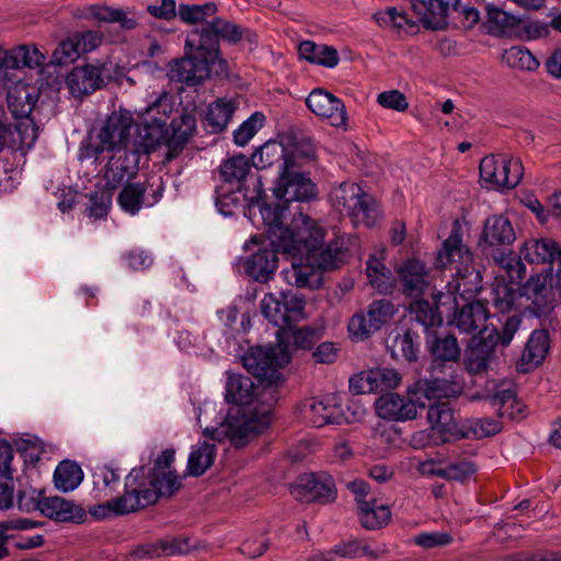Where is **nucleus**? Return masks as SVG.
Segmentation results:
<instances>
[{
    "instance_id": "1",
    "label": "nucleus",
    "mask_w": 561,
    "mask_h": 561,
    "mask_svg": "<svg viewBox=\"0 0 561 561\" xmlns=\"http://www.w3.org/2000/svg\"><path fill=\"white\" fill-rule=\"evenodd\" d=\"M261 218L272 247L298 257L280 275L290 285L314 287L321 280V271L337 268L344 263L347 248L343 237L324 242L325 229L314 219L299 213L290 226H283L285 209L261 206Z\"/></svg>"
},
{
    "instance_id": "2",
    "label": "nucleus",
    "mask_w": 561,
    "mask_h": 561,
    "mask_svg": "<svg viewBox=\"0 0 561 561\" xmlns=\"http://www.w3.org/2000/svg\"><path fill=\"white\" fill-rule=\"evenodd\" d=\"M225 398L234 407L220 426L206 427L204 435L218 442L228 438L236 448H242L270 426L277 391L261 382L255 386L245 375L227 373Z\"/></svg>"
},
{
    "instance_id": "3",
    "label": "nucleus",
    "mask_w": 561,
    "mask_h": 561,
    "mask_svg": "<svg viewBox=\"0 0 561 561\" xmlns=\"http://www.w3.org/2000/svg\"><path fill=\"white\" fill-rule=\"evenodd\" d=\"M460 391L461 385L453 375L449 379L442 377L424 378L416 380L408 388V399L394 392H387L376 400L375 408L378 416L383 420H413L417 415V408H426V400L454 397Z\"/></svg>"
},
{
    "instance_id": "4",
    "label": "nucleus",
    "mask_w": 561,
    "mask_h": 561,
    "mask_svg": "<svg viewBox=\"0 0 561 561\" xmlns=\"http://www.w3.org/2000/svg\"><path fill=\"white\" fill-rule=\"evenodd\" d=\"M208 31H190L185 39V56L170 64L169 78L171 81L195 85L210 76L215 62L226 64L220 58L215 33Z\"/></svg>"
},
{
    "instance_id": "5",
    "label": "nucleus",
    "mask_w": 561,
    "mask_h": 561,
    "mask_svg": "<svg viewBox=\"0 0 561 561\" xmlns=\"http://www.w3.org/2000/svg\"><path fill=\"white\" fill-rule=\"evenodd\" d=\"M217 5L214 2H206L204 4H181L179 8V15L181 20L188 24H198L199 26L192 31H208L215 33L217 48L220 49V41L229 44H238L242 39H248L250 43L256 41V35L249 28L230 22L226 19L216 16Z\"/></svg>"
},
{
    "instance_id": "6",
    "label": "nucleus",
    "mask_w": 561,
    "mask_h": 561,
    "mask_svg": "<svg viewBox=\"0 0 561 561\" xmlns=\"http://www.w3.org/2000/svg\"><path fill=\"white\" fill-rule=\"evenodd\" d=\"M290 362V351L283 335L276 336L275 345L250 347L242 356V365L259 382L277 387L283 382L280 369Z\"/></svg>"
},
{
    "instance_id": "7",
    "label": "nucleus",
    "mask_w": 561,
    "mask_h": 561,
    "mask_svg": "<svg viewBox=\"0 0 561 561\" xmlns=\"http://www.w3.org/2000/svg\"><path fill=\"white\" fill-rule=\"evenodd\" d=\"M330 198L342 215L351 218L354 226L373 227L380 218V211L374 198L356 183L343 182L331 191Z\"/></svg>"
},
{
    "instance_id": "8",
    "label": "nucleus",
    "mask_w": 561,
    "mask_h": 561,
    "mask_svg": "<svg viewBox=\"0 0 561 561\" xmlns=\"http://www.w3.org/2000/svg\"><path fill=\"white\" fill-rule=\"evenodd\" d=\"M172 112V96L163 92L139 113L140 122L134 138L144 144L142 148L154 151L164 142L168 135V121Z\"/></svg>"
},
{
    "instance_id": "9",
    "label": "nucleus",
    "mask_w": 561,
    "mask_h": 561,
    "mask_svg": "<svg viewBox=\"0 0 561 561\" xmlns=\"http://www.w3.org/2000/svg\"><path fill=\"white\" fill-rule=\"evenodd\" d=\"M435 266L443 271L448 270L453 278L460 280L471 276L479 278V273L473 267V255L462 241V227L458 220L453 222L448 238L437 252Z\"/></svg>"
},
{
    "instance_id": "10",
    "label": "nucleus",
    "mask_w": 561,
    "mask_h": 561,
    "mask_svg": "<svg viewBox=\"0 0 561 561\" xmlns=\"http://www.w3.org/2000/svg\"><path fill=\"white\" fill-rule=\"evenodd\" d=\"M250 169L248 158L243 154H236L224 160L218 172L224 183L236 187L239 192L244 191L243 196L249 202L250 211L257 207L261 213V206L268 205L263 201L264 188L261 179L251 176L248 180Z\"/></svg>"
},
{
    "instance_id": "11",
    "label": "nucleus",
    "mask_w": 561,
    "mask_h": 561,
    "mask_svg": "<svg viewBox=\"0 0 561 561\" xmlns=\"http://www.w3.org/2000/svg\"><path fill=\"white\" fill-rule=\"evenodd\" d=\"M305 299L293 290L275 295L268 293L261 300L262 314L278 328L276 336L286 335V329L305 319Z\"/></svg>"
},
{
    "instance_id": "12",
    "label": "nucleus",
    "mask_w": 561,
    "mask_h": 561,
    "mask_svg": "<svg viewBox=\"0 0 561 561\" xmlns=\"http://www.w3.org/2000/svg\"><path fill=\"white\" fill-rule=\"evenodd\" d=\"M398 309L386 298L373 300L365 309L355 312L347 322L348 337L354 342H364L388 325Z\"/></svg>"
},
{
    "instance_id": "13",
    "label": "nucleus",
    "mask_w": 561,
    "mask_h": 561,
    "mask_svg": "<svg viewBox=\"0 0 561 561\" xmlns=\"http://www.w3.org/2000/svg\"><path fill=\"white\" fill-rule=\"evenodd\" d=\"M275 197L282 203L271 204L272 207L285 209V218L283 226H288V206L290 202H310L318 195L316 183L308 174L301 172L300 169L279 167L278 179L273 190ZM270 205L268 203H266Z\"/></svg>"
},
{
    "instance_id": "14",
    "label": "nucleus",
    "mask_w": 561,
    "mask_h": 561,
    "mask_svg": "<svg viewBox=\"0 0 561 561\" xmlns=\"http://www.w3.org/2000/svg\"><path fill=\"white\" fill-rule=\"evenodd\" d=\"M163 495L145 479V468H134L125 479L124 494L111 500L114 515H125L154 504Z\"/></svg>"
},
{
    "instance_id": "15",
    "label": "nucleus",
    "mask_w": 561,
    "mask_h": 561,
    "mask_svg": "<svg viewBox=\"0 0 561 561\" xmlns=\"http://www.w3.org/2000/svg\"><path fill=\"white\" fill-rule=\"evenodd\" d=\"M427 420L431 423V428L428 432L421 431L413 435L414 447H424L431 443H446L451 437L457 439L468 437V433L458 430L454 410L448 402L430 404Z\"/></svg>"
},
{
    "instance_id": "16",
    "label": "nucleus",
    "mask_w": 561,
    "mask_h": 561,
    "mask_svg": "<svg viewBox=\"0 0 561 561\" xmlns=\"http://www.w3.org/2000/svg\"><path fill=\"white\" fill-rule=\"evenodd\" d=\"M479 169L481 181L497 188L516 187L524 174L520 160L506 153L484 157Z\"/></svg>"
},
{
    "instance_id": "17",
    "label": "nucleus",
    "mask_w": 561,
    "mask_h": 561,
    "mask_svg": "<svg viewBox=\"0 0 561 561\" xmlns=\"http://www.w3.org/2000/svg\"><path fill=\"white\" fill-rule=\"evenodd\" d=\"M141 142L133 138L131 149H116L110 157L104 171L106 185L112 190L119 187L138 171L140 158L148 157L152 150L142 148Z\"/></svg>"
},
{
    "instance_id": "18",
    "label": "nucleus",
    "mask_w": 561,
    "mask_h": 561,
    "mask_svg": "<svg viewBox=\"0 0 561 561\" xmlns=\"http://www.w3.org/2000/svg\"><path fill=\"white\" fill-rule=\"evenodd\" d=\"M519 299H524L525 302L518 301V307L537 317L548 314L557 301L553 289L547 285V276L540 274L533 275L522 286Z\"/></svg>"
},
{
    "instance_id": "19",
    "label": "nucleus",
    "mask_w": 561,
    "mask_h": 561,
    "mask_svg": "<svg viewBox=\"0 0 561 561\" xmlns=\"http://www.w3.org/2000/svg\"><path fill=\"white\" fill-rule=\"evenodd\" d=\"M291 495L300 502L329 503L335 500L334 481L325 474L306 473L290 488Z\"/></svg>"
},
{
    "instance_id": "20",
    "label": "nucleus",
    "mask_w": 561,
    "mask_h": 561,
    "mask_svg": "<svg viewBox=\"0 0 561 561\" xmlns=\"http://www.w3.org/2000/svg\"><path fill=\"white\" fill-rule=\"evenodd\" d=\"M308 108L319 117L327 119L336 128L346 129L347 112L343 101L324 89H313L306 100Z\"/></svg>"
},
{
    "instance_id": "21",
    "label": "nucleus",
    "mask_w": 561,
    "mask_h": 561,
    "mask_svg": "<svg viewBox=\"0 0 561 561\" xmlns=\"http://www.w3.org/2000/svg\"><path fill=\"white\" fill-rule=\"evenodd\" d=\"M496 328L482 331L480 336H473L465 353V367L471 375L486 371L493 358L496 346Z\"/></svg>"
},
{
    "instance_id": "22",
    "label": "nucleus",
    "mask_w": 561,
    "mask_h": 561,
    "mask_svg": "<svg viewBox=\"0 0 561 561\" xmlns=\"http://www.w3.org/2000/svg\"><path fill=\"white\" fill-rule=\"evenodd\" d=\"M173 449H164L156 459L153 468L145 479L163 496H172L182 485L180 477L171 465L174 461Z\"/></svg>"
},
{
    "instance_id": "23",
    "label": "nucleus",
    "mask_w": 561,
    "mask_h": 561,
    "mask_svg": "<svg viewBox=\"0 0 561 561\" xmlns=\"http://www.w3.org/2000/svg\"><path fill=\"white\" fill-rule=\"evenodd\" d=\"M401 291L409 298H420L430 287V273L425 264L416 259H409L398 268Z\"/></svg>"
},
{
    "instance_id": "24",
    "label": "nucleus",
    "mask_w": 561,
    "mask_h": 561,
    "mask_svg": "<svg viewBox=\"0 0 561 561\" xmlns=\"http://www.w3.org/2000/svg\"><path fill=\"white\" fill-rule=\"evenodd\" d=\"M133 126V114L129 111L122 110L108 115L99 133L113 146L114 151L116 149H131L130 131Z\"/></svg>"
},
{
    "instance_id": "25",
    "label": "nucleus",
    "mask_w": 561,
    "mask_h": 561,
    "mask_svg": "<svg viewBox=\"0 0 561 561\" xmlns=\"http://www.w3.org/2000/svg\"><path fill=\"white\" fill-rule=\"evenodd\" d=\"M460 0H412V8L420 16V22L430 30H442L447 25V18L457 10Z\"/></svg>"
},
{
    "instance_id": "26",
    "label": "nucleus",
    "mask_w": 561,
    "mask_h": 561,
    "mask_svg": "<svg viewBox=\"0 0 561 561\" xmlns=\"http://www.w3.org/2000/svg\"><path fill=\"white\" fill-rule=\"evenodd\" d=\"M104 66L84 65L75 67L66 77V84L71 95L82 98L104 85Z\"/></svg>"
},
{
    "instance_id": "27",
    "label": "nucleus",
    "mask_w": 561,
    "mask_h": 561,
    "mask_svg": "<svg viewBox=\"0 0 561 561\" xmlns=\"http://www.w3.org/2000/svg\"><path fill=\"white\" fill-rule=\"evenodd\" d=\"M80 18L94 20L100 23H117L123 30L130 31L137 27L138 16L129 8H114L105 4H91L81 10Z\"/></svg>"
},
{
    "instance_id": "28",
    "label": "nucleus",
    "mask_w": 561,
    "mask_h": 561,
    "mask_svg": "<svg viewBox=\"0 0 561 561\" xmlns=\"http://www.w3.org/2000/svg\"><path fill=\"white\" fill-rule=\"evenodd\" d=\"M489 317V310L483 302L472 301L466 304L455 312L451 323L461 333L469 334L477 332L476 336H480L482 331L491 330V328L486 325Z\"/></svg>"
},
{
    "instance_id": "29",
    "label": "nucleus",
    "mask_w": 561,
    "mask_h": 561,
    "mask_svg": "<svg viewBox=\"0 0 561 561\" xmlns=\"http://www.w3.org/2000/svg\"><path fill=\"white\" fill-rule=\"evenodd\" d=\"M485 400L495 409L500 417L510 420L522 416L524 404L517 400L514 385L501 382L494 386L485 396Z\"/></svg>"
},
{
    "instance_id": "30",
    "label": "nucleus",
    "mask_w": 561,
    "mask_h": 561,
    "mask_svg": "<svg viewBox=\"0 0 561 561\" xmlns=\"http://www.w3.org/2000/svg\"><path fill=\"white\" fill-rule=\"evenodd\" d=\"M515 230L503 215H493L485 219L479 245L484 250L500 245H510L514 242Z\"/></svg>"
},
{
    "instance_id": "31",
    "label": "nucleus",
    "mask_w": 561,
    "mask_h": 561,
    "mask_svg": "<svg viewBox=\"0 0 561 561\" xmlns=\"http://www.w3.org/2000/svg\"><path fill=\"white\" fill-rule=\"evenodd\" d=\"M147 190V182L126 183L118 193L117 204L125 213L134 216L138 214L144 206L150 207L158 203L162 196V188L158 187L149 201L146 197Z\"/></svg>"
},
{
    "instance_id": "32",
    "label": "nucleus",
    "mask_w": 561,
    "mask_h": 561,
    "mask_svg": "<svg viewBox=\"0 0 561 561\" xmlns=\"http://www.w3.org/2000/svg\"><path fill=\"white\" fill-rule=\"evenodd\" d=\"M427 344L433 355L432 378H436L435 371H442L446 362H457L460 357V347L457 339L451 334L438 335L436 332L428 333Z\"/></svg>"
},
{
    "instance_id": "33",
    "label": "nucleus",
    "mask_w": 561,
    "mask_h": 561,
    "mask_svg": "<svg viewBox=\"0 0 561 561\" xmlns=\"http://www.w3.org/2000/svg\"><path fill=\"white\" fill-rule=\"evenodd\" d=\"M170 127L172 134L164 140L169 147L167 153V160L169 161L176 157L178 152L183 149L195 133L196 117L192 111L183 110L179 116L171 121Z\"/></svg>"
},
{
    "instance_id": "34",
    "label": "nucleus",
    "mask_w": 561,
    "mask_h": 561,
    "mask_svg": "<svg viewBox=\"0 0 561 561\" xmlns=\"http://www.w3.org/2000/svg\"><path fill=\"white\" fill-rule=\"evenodd\" d=\"M35 87L19 80L8 88L7 101L11 114L15 118L28 117L38 100Z\"/></svg>"
},
{
    "instance_id": "35",
    "label": "nucleus",
    "mask_w": 561,
    "mask_h": 561,
    "mask_svg": "<svg viewBox=\"0 0 561 561\" xmlns=\"http://www.w3.org/2000/svg\"><path fill=\"white\" fill-rule=\"evenodd\" d=\"M307 417L314 427H322L327 424L350 423L351 419L334 398H324L312 402L307 410Z\"/></svg>"
},
{
    "instance_id": "36",
    "label": "nucleus",
    "mask_w": 561,
    "mask_h": 561,
    "mask_svg": "<svg viewBox=\"0 0 561 561\" xmlns=\"http://www.w3.org/2000/svg\"><path fill=\"white\" fill-rule=\"evenodd\" d=\"M273 248L260 249L244 261L243 268L247 275L260 283H266L272 278L278 264L276 252H279Z\"/></svg>"
},
{
    "instance_id": "37",
    "label": "nucleus",
    "mask_w": 561,
    "mask_h": 561,
    "mask_svg": "<svg viewBox=\"0 0 561 561\" xmlns=\"http://www.w3.org/2000/svg\"><path fill=\"white\" fill-rule=\"evenodd\" d=\"M520 254L530 264H561V247L552 239H530L522 247Z\"/></svg>"
},
{
    "instance_id": "38",
    "label": "nucleus",
    "mask_w": 561,
    "mask_h": 561,
    "mask_svg": "<svg viewBox=\"0 0 561 561\" xmlns=\"http://www.w3.org/2000/svg\"><path fill=\"white\" fill-rule=\"evenodd\" d=\"M236 108V103L227 99H218L210 103L202 118L204 128L209 134L221 133L230 123Z\"/></svg>"
},
{
    "instance_id": "39",
    "label": "nucleus",
    "mask_w": 561,
    "mask_h": 561,
    "mask_svg": "<svg viewBox=\"0 0 561 561\" xmlns=\"http://www.w3.org/2000/svg\"><path fill=\"white\" fill-rule=\"evenodd\" d=\"M42 514L58 522L80 523L83 520L85 512L80 506L60 496H49L44 497Z\"/></svg>"
},
{
    "instance_id": "40",
    "label": "nucleus",
    "mask_w": 561,
    "mask_h": 561,
    "mask_svg": "<svg viewBox=\"0 0 561 561\" xmlns=\"http://www.w3.org/2000/svg\"><path fill=\"white\" fill-rule=\"evenodd\" d=\"M358 517L364 528L374 530L385 527L390 522L391 512L376 499L358 500Z\"/></svg>"
},
{
    "instance_id": "41",
    "label": "nucleus",
    "mask_w": 561,
    "mask_h": 561,
    "mask_svg": "<svg viewBox=\"0 0 561 561\" xmlns=\"http://www.w3.org/2000/svg\"><path fill=\"white\" fill-rule=\"evenodd\" d=\"M298 54L301 59L325 68H334L340 61L339 53L334 47L312 41L301 42L298 45Z\"/></svg>"
},
{
    "instance_id": "42",
    "label": "nucleus",
    "mask_w": 561,
    "mask_h": 561,
    "mask_svg": "<svg viewBox=\"0 0 561 561\" xmlns=\"http://www.w3.org/2000/svg\"><path fill=\"white\" fill-rule=\"evenodd\" d=\"M550 350V337L547 330H535L529 335L522 353V365L528 368L537 367L546 358Z\"/></svg>"
},
{
    "instance_id": "43",
    "label": "nucleus",
    "mask_w": 561,
    "mask_h": 561,
    "mask_svg": "<svg viewBox=\"0 0 561 561\" xmlns=\"http://www.w3.org/2000/svg\"><path fill=\"white\" fill-rule=\"evenodd\" d=\"M286 145V159L282 164L286 168L301 169L305 162L316 158V147L307 138H283Z\"/></svg>"
},
{
    "instance_id": "44",
    "label": "nucleus",
    "mask_w": 561,
    "mask_h": 561,
    "mask_svg": "<svg viewBox=\"0 0 561 561\" xmlns=\"http://www.w3.org/2000/svg\"><path fill=\"white\" fill-rule=\"evenodd\" d=\"M366 275L370 286L379 294L389 295L394 289L396 279L381 259L370 255L366 262Z\"/></svg>"
},
{
    "instance_id": "45",
    "label": "nucleus",
    "mask_w": 561,
    "mask_h": 561,
    "mask_svg": "<svg viewBox=\"0 0 561 561\" xmlns=\"http://www.w3.org/2000/svg\"><path fill=\"white\" fill-rule=\"evenodd\" d=\"M7 68H37L45 64V55L35 45H20L7 50Z\"/></svg>"
},
{
    "instance_id": "46",
    "label": "nucleus",
    "mask_w": 561,
    "mask_h": 561,
    "mask_svg": "<svg viewBox=\"0 0 561 561\" xmlns=\"http://www.w3.org/2000/svg\"><path fill=\"white\" fill-rule=\"evenodd\" d=\"M286 159V145L282 140H268L259 147L252 154V165L257 170L273 167L274 164H283Z\"/></svg>"
},
{
    "instance_id": "47",
    "label": "nucleus",
    "mask_w": 561,
    "mask_h": 561,
    "mask_svg": "<svg viewBox=\"0 0 561 561\" xmlns=\"http://www.w3.org/2000/svg\"><path fill=\"white\" fill-rule=\"evenodd\" d=\"M216 454L214 444L203 442L193 446L187 460V474L192 477L204 474L214 465Z\"/></svg>"
},
{
    "instance_id": "48",
    "label": "nucleus",
    "mask_w": 561,
    "mask_h": 561,
    "mask_svg": "<svg viewBox=\"0 0 561 561\" xmlns=\"http://www.w3.org/2000/svg\"><path fill=\"white\" fill-rule=\"evenodd\" d=\"M520 291V286L506 283L504 276H502V279L495 278L491 295L493 305L496 310L499 312H506L514 308L517 300H523L519 299Z\"/></svg>"
},
{
    "instance_id": "49",
    "label": "nucleus",
    "mask_w": 561,
    "mask_h": 561,
    "mask_svg": "<svg viewBox=\"0 0 561 561\" xmlns=\"http://www.w3.org/2000/svg\"><path fill=\"white\" fill-rule=\"evenodd\" d=\"M187 541L180 539L160 540L139 546L135 553L140 558H159L161 556L181 554L187 550Z\"/></svg>"
},
{
    "instance_id": "50",
    "label": "nucleus",
    "mask_w": 561,
    "mask_h": 561,
    "mask_svg": "<svg viewBox=\"0 0 561 561\" xmlns=\"http://www.w3.org/2000/svg\"><path fill=\"white\" fill-rule=\"evenodd\" d=\"M419 352V335L411 330H407L402 334H398L392 342L391 355L396 359L402 358L409 363H413L417 360Z\"/></svg>"
},
{
    "instance_id": "51",
    "label": "nucleus",
    "mask_w": 561,
    "mask_h": 561,
    "mask_svg": "<svg viewBox=\"0 0 561 561\" xmlns=\"http://www.w3.org/2000/svg\"><path fill=\"white\" fill-rule=\"evenodd\" d=\"M82 479V469L79 465L70 460L61 461L54 472L55 485L64 492H69L78 488Z\"/></svg>"
},
{
    "instance_id": "52",
    "label": "nucleus",
    "mask_w": 561,
    "mask_h": 561,
    "mask_svg": "<svg viewBox=\"0 0 561 561\" xmlns=\"http://www.w3.org/2000/svg\"><path fill=\"white\" fill-rule=\"evenodd\" d=\"M330 550L336 561H343V559H355L360 556L377 559L380 554L377 550L371 549L366 542L356 538L341 541Z\"/></svg>"
},
{
    "instance_id": "53",
    "label": "nucleus",
    "mask_w": 561,
    "mask_h": 561,
    "mask_svg": "<svg viewBox=\"0 0 561 561\" xmlns=\"http://www.w3.org/2000/svg\"><path fill=\"white\" fill-rule=\"evenodd\" d=\"M486 10V26L489 33L493 35H500L512 32L515 27L520 24L514 15L508 14L501 8L492 4L485 7Z\"/></svg>"
},
{
    "instance_id": "54",
    "label": "nucleus",
    "mask_w": 561,
    "mask_h": 561,
    "mask_svg": "<svg viewBox=\"0 0 561 561\" xmlns=\"http://www.w3.org/2000/svg\"><path fill=\"white\" fill-rule=\"evenodd\" d=\"M37 525L30 518H15L0 522V560L10 556L7 547L9 540L15 538V531L32 529Z\"/></svg>"
},
{
    "instance_id": "55",
    "label": "nucleus",
    "mask_w": 561,
    "mask_h": 561,
    "mask_svg": "<svg viewBox=\"0 0 561 561\" xmlns=\"http://www.w3.org/2000/svg\"><path fill=\"white\" fill-rule=\"evenodd\" d=\"M495 262L504 270L506 283L519 286L526 276V267L520 257L515 256L512 252L501 253L494 257Z\"/></svg>"
},
{
    "instance_id": "56",
    "label": "nucleus",
    "mask_w": 561,
    "mask_h": 561,
    "mask_svg": "<svg viewBox=\"0 0 561 561\" xmlns=\"http://www.w3.org/2000/svg\"><path fill=\"white\" fill-rule=\"evenodd\" d=\"M503 60L512 68L535 71L539 67L537 58L525 47L512 46L503 53Z\"/></svg>"
},
{
    "instance_id": "57",
    "label": "nucleus",
    "mask_w": 561,
    "mask_h": 561,
    "mask_svg": "<svg viewBox=\"0 0 561 561\" xmlns=\"http://www.w3.org/2000/svg\"><path fill=\"white\" fill-rule=\"evenodd\" d=\"M317 341V331L311 327L294 329V324L286 329L284 344H287L289 351L293 348L309 350Z\"/></svg>"
},
{
    "instance_id": "58",
    "label": "nucleus",
    "mask_w": 561,
    "mask_h": 561,
    "mask_svg": "<svg viewBox=\"0 0 561 561\" xmlns=\"http://www.w3.org/2000/svg\"><path fill=\"white\" fill-rule=\"evenodd\" d=\"M415 319L430 333V329L442 325L443 317L437 306H433L427 300H416L412 306Z\"/></svg>"
},
{
    "instance_id": "59",
    "label": "nucleus",
    "mask_w": 561,
    "mask_h": 561,
    "mask_svg": "<svg viewBox=\"0 0 561 561\" xmlns=\"http://www.w3.org/2000/svg\"><path fill=\"white\" fill-rule=\"evenodd\" d=\"M264 122L265 116L261 112H254L233 131L234 144L240 147L245 146L263 127Z\"/></svg>"
},
{
    "instance_id": "60",
    "label": "nucleus",
    "mask_w": 561,
    "mask_h": 561,
    "mask_svg": "<svg viewBox=\"0 0 561 561\" xmlns=\"http://www.w3.org/2000/svg\"><path fill=\"white\" fill-rule=\"evenodd\" d=\"M90 206L87 214L90 218L102 219L106 217L112 205V193L105 188L92 192L89 195Z\"/></svg>"
},
{
    "instance_id": "61",
    "label": "nucleus",
    "mask_w": 561,
    "mask_h": 561,
    "mask_svg": "<svg viewBox=\"0 0 561 561\" xmlns=\"http://www.w3.org/2000/svg\"><path fill=\"white\" fill-rule=\"evenodd\" d=\"M375 392H382L397 388L401 382V375L393 368L371 369Z\"/></svg>"
},
{
    "instance_id": "62",
    "label": "nucleus",
    "mask_w": 561,
    "mask_h": 561,
    "mask_svg": "<svg viewBox=\"0 0 561 561\" xmlns=\"http://www.w3.org/2000/svg\"><path fill=\"white\" fill-rule=\"evenodd\" d=\"M44 492L33 488L23 489L18 492L16 505L21 512L33 513L39 511L42 513V503L44 502Z\"/></svg>"
},
{
    "instance_id": "63",
    "label": "nucleus",
    "mask_w": 561,
    "mask_h": 561,
    "mask_svg": "<svg viewBox=\"0 0 561 561\" xmlns=\"http://www.w3.org/2000/svg\"><path fill=\"white\" fill-rule=\"evenodd\" d=\"M81 55L75 35L58 44L53 53L51 61L64 65L76 60Z\"/></svg>"
},
{
    "instance_id": "64",
    "label": "nucleus",
    "mask_w": 561,
    "mask_h": 561,
    "mask_svg": "<svg viewBox=\"0 0 561 561\" xmlns=\"http://www.w3.org/2000/svg\"><path fill=\"white\" fill-rule=\"evenodd\" d=\"M377 101L382 107L398 112H403L409 106L405 95L399 90L381 92L378 94Z\"/></svg>"
}]
</instances>
